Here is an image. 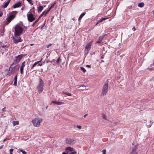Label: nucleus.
Returning a JSON list of instances; mask_svg holds the SVG:
<instances>
[{
	"mask_svg": "<svg viewBox=\"0 0 154 154\" xmlns=\"http://www.w3.org/2000/svg\"><path fill=\"white\" fill-rule=\"evenodd\" d=\"M103 38V36H101L98 39V40L96 42V43H100Z\"/></svg>",
	"mask_w": 154,
	"mask_h": 154,
	"instance_id": "a211bd4d",
	"label": "nucleus"
},
{
	"mask_svg": "<svg viewBox=\"0 0 154 154\" xmlns=\"http://www.w3.org/2000/svg\"><path fill=\"white\" fill-rule=\"evenodd\" d=\"M15 37H13V42L15 44H17L19 42H22L23 40L20 37H18L19 36H14Z\"/></svg>",
	"mask_w": 154,
	"mask_h": 154,
	"instance_id": "6e6552de",
	"label": "nucleus"
},
{
	"mask_svg": "<svg viewBox=\"0 0 154 154\" xmlns=\"http://www.w3.org/2000/svg\"><path fill=\"white\" fill-rule=\"evenodd\" d=\"M144 6V4L143 2L140 3L138 5V6L140 8H142Z\"/></svg>",
	"mask_w": 154,
	"mask_h": 154,
	"instance_id": "b1692460",
	"label": "nucleus"
},
{
	"mask_svg": "<svg viewBox=\"0 0 154 154\" xmlns=\"http://www.w3.org/2000/svg\"><path fill=\"white\" fill-rule=\"evenodd\" d=\"M49 12V11L48 10V11H45L43 12L41 14L42 15V16H45Z\"/></svg>",
	"mask_w": 154,
	"mask_h": 154,
	"instance_id": "5701e85b",
	"label": "nucleus"
},
{
	"mask_svg": "<svg viewBox=\"0 0 154 154\" xmlns=\"http://www.w3.org/2000/svg\"><path fill=\"white\" fill-rule=\"evenodd\" d=\"M102 116L103 118L104 119L106 120H107V119L105 114H104V113H102Z\"/></svg>",
	"mask_w": 154,
	"mask_h": 154,
	"instance_id": "393cba45",
	"label": "nucleus"
},
{
	"mask_svg": "<svg viewBox=\"0 0 154 154\" xmlns=\"http://www.w3.org/2000/svg\"><path fill=\"white\" fill-rule=\"evenodd\" d=\"M87 115H88V114H86L84 116V117L85 118L86 117V116Z\"/></svg>",
	"mask_w": 154,
	"mask_h": 154,
	"instance_id": "de8ad7c7",
	"label": "nucleus"
},
{
	"mask_svg": "<svg viewBox=\"0 0 154 154\" xmlns=\"http://www.w3.org/2000/svg\"><path fill=\"white\" fill-rule=\"evenodd\" d=\"M11 0H8V1L6 2H4L3 5H2V7L3 8H6L7 6L8 5Z\"/></svg>",
	"mask_w": 154,
	"mask_h": 154,
	"instance_id": "ddd939ff",
	"label": "nucleus"
},
{
	"mask_svg": "<svg viewBox=\"0 0 154 154\" xmlns=\"http://www.w3.org/2000/svg\"><path fill=\"white\" fill-rule=\"evenodd\" d=\"M47 107H48V106H47V107H46V109H47Z\"/></svg>",
	"mask_w": 154,
	"mask_h": 154,
	"instance_id": "052dcab7",
	"label": "nucleus"
},
{
	"mask_svg": "<svg viewBox=\"0 0 154 154\" xmlns=\"http://www.w3.org/2000/svg\"><path fill=\"white\" fill-rule=\"evenodd\" d=\"M103 58H104V56H103V55L101 56V58L103 59Z\"/></svg>",
	"mask_w": 154,
	"mask_h": 154,
	"instance_id": "8fccbe9b",
	"label": "nucleus"
},
{
	"mask_svg": "<svg viewBox=\"0 0 154 154\" xmlns=\"http://www.w3.org/2000/svg\"><path fill=\"white\" fill-rule=\"evenodd\" d=\"M54 4H52L51 5V6L49 8V9L48 10V11H50V10L52 8H54Z\"/></svg>",
	"mask_w": 154,
	"mask_h": 154,
	"instance_id": "7c9ffc66",
	"label": "nucleus"
},
{
	"mask_svg": "<svg viewBox=\"0 0 154 154\" xmlns=\"http://www.w3.org/2000/svg\"><path fill=\"white\" fill-rule=\"evenodd\" d=\"M92 42H90L86 46L85 50H86L87 52L90 50L92 44Z\"/></svg>",
	"mask_w": 154,
	"mask_h": 154,
	"instance_id": "f8f14e48",
	"label": "nucleus"
},
{
	"mask_svg": "<svg viewBox=\"0 0 154 154\" xmlns=\"http://www.w3.org/2000/svg\"><path fill=\"white\" fill-rule=\"evenodd\" d=\"M21 3L20 2H18L16 3L13 6L14 8L18 7L20 5Z\"/></svg>",
	"mask_w": 154,
	"mask_h": 154,
	"instance_id": "f3484780",
	"label": "nucleus"
},
{
	"mask_svg": "<svg viewBox=\"0 0 154 154\" xmlns=\"http://www.w3.org/2000/svg\"><path fill=\"white\" fill-rule=\"evenodd\" d=\"M106 150L103 149L102 151L103 154H106Z\"/></svg>",
	"mask_w": 154,
	"mask_h": 154,
	"instance_id": "4c0bfd02",
	"label": "nucleus"
},
{
	"mask_svg": "<svg viewBox=\"0 0 154 154\" xmlns=\"http://www.w3.org/2000/svg\"><path fill=\"white\" fill-rule=\"evenodd\" d=\"M42 121L43 119L41 118H35L32 120V122L35 127H38L40 125V123Z\"/></svg>",
	"mask_w": 154,
	"mask_h": 154,
	"instance_id": "39448f33",
	"label": "nucleus"
},
{
	"mask_svg": "<svg viewBox=\"0 0 154 154\" xmlns=\"http://www.w3.org/2000/svg\"><path fill=\"white\" fill-rule=\"evenodd\" d=\"M51 103H54L57 105H60L64 104L63 102H57L56 101H53L51 102Z\"/></svg>",
	"mask_w": 154,
	"mask_h": 154,
	"instance_id": "dca6fc26",
	"label": "nucleus"
},
{
	"mask_svg": "<svg viewBox=\"0 0 154 154\" xmlns=\"http://www.w3.org/2000/svg\"><path fill=\"white\" fill-rule=\"evenodd\" d=\"M84 87V88H85V86H84V85H82V86H80V87Z\"/></svg>",
	"mask_w": 154,
	"mask_h": 154,
	"instance_id": "09e8293b",
	"label": "nucleus"
},
{
	"mask_svg": "<svg viewBox=\"0 0 154 154\" xmlns=\"http://www.w3.org/2000/svg\"><path fill=\"white\" fill-rule=\"evenodd\" d=\"M152 13H153V15L154 16V10L152 11Z\"/></svg>",
	"mask_w": 154,
	"mask_h": 154,
	"instance_id": "603ef678",
	"label": "nucleus"
},
{
	"mask_svg": "<svg viewBox=\"0 0 154 154\" xmlns=\"http://www.w3.org/2000/svg\"><path fill=\"white\" fill-rule=\"evenodd\" d=\"M25 61H24L22 63V64L20 66L21 67H23L24 68V67L25 66Z\"/></svg>",
	"mask_w": 154,
	"mask_h": 154,
	"instance_id": "c756f323",
	"label": "nucleus"
},
{
	"mask_svg": "<svg viewBox=\"0 0 154 154\" xmlns=\"http://www.w3.org/2000/svg\"><path fill=\"white\" fill-rule=\"evenodd\" d=\"M70 154H76L77 152H73L69 153Z\"/></svg>",
	"mask_w": 154,
	"mask_h": 154,
	"instance_id": "a19ab883",
	"label": "nucleus"
},
{
	"mask_svg": "<svg viewBox=\"0 0 154 154\" xmlns=\"http://www.w3.org/2000/svg\"><path fill=\"white\" fill-rule=\"evenodd\" d=\"M42 16H43L41 14V15L39 16V17H38V19H40L41 18V17Z\"/></svg>",
	"mask_w": 154,
	"mask_h": 154,
	"instance_id": "c03bdc74",
	"label": "nucleus"
},
{
	"mask_svg": "<svg viewBox=\"0 0 154 154\" xmlns=\"http://www.w3.org/2000/svg\"><path fill=\"white\" fill-rule=\"evenodd\" d=\"M62 154H68L66 153V152H63L62 153Z\"/></svg>",
	"mask_w": 154,
	"mask_h": 154,
	"instance_id": "3c124183",
	"label": "nucleus"
},
{
	"mask_svg": "<svg viewBox=\"0 0 154 154\" xmlns=\"http://www.w3.org/2000/svg\"><path fill=\"white\" fill-rule=\"evenodd\" d=\"M17 74L15 75L14 78V82L13 84V85L16 86L17 85Z\"/></svg>",
	"mask_w": 154,
	"mask_h": 154,
	"instance_id": "2eb2a0df",
	"label": "nucleus"
},
{
	"mask_svg": "<svg viewBox=\"0 0 154 154\" xmlns=\"http://www.w3.org/2000/svg\"><path fill=\"white\" fill-rule=\"evenodd\" d=\"M85 14V12H83L80 15V17L79 18V20H80L84 16Z\"/></svg>",
	"mask_w": 154,
	"mask_h": 154,
	"instance_id": "4be33fe9",
	"label": "nucleus"
},
{
	"mask_svg": "<svg viewBox=\"0 0 154 154\" xmlns=\"http://www.w3.org/2000/svg\"><path fill=\"white\" fill-rule=\"evenodd\" d=\"M25 56V55L20 54L16 57L15 58V59L14 60V63L11 64V66H13L14 65H16L18 63L22 58Z\"/></svg>",
	"mask_w": 154,
	"mask_h": 154,
	"instance_id": "0eeeda50",
	"label": "nucleus"
},
{
	"mask_svg": "<svg viewBox=\"0 0 154 154\" xmlns=\"http://www.w3.org/2000/svg\"><path fill=\"white\" fill-rule=\"evenodd\" d=\"M11 66L9 67L7 75L10 76L11 74H14L16 73L19 69V67L17 65L14 67Z\"/></svg>",
	"mask_w": 154,
	"mask_h": 154,
	"instance_id": "f257e3e1",
	"label": "nucleus"
},
{
	"mask_svg": "<svg viewBox=\"0 0 154 154\" xmlns=\"http://www.w3.org/2000/svg\"><path fill=\"white\" fill-rule=\"evenodd\" d=\"M42 60V59L40 61H37L36 62H35L32 66L31 67V69H32L35 66L37 65L38 63L39 62H41V60Z\"/></svg>",
	"mask_w": 154,
	"mask_h": 154,
	"instance_id": "412c9836",
	"label": "nucleus"
},
{
	"mask_svg": "<svg viewBox=\"0 0 154 154\" xmlns=\"http://www.w3.org/2000/svg\"><path fill=\"white\" fill-rule=\"evenodd\" d=\"M76 141L70 138H67L66 139V143H68L69 144L71 145L72 143V144L75 143Z\"/></svg>",
	"mask_w": 154,
	"mask_h": 154,
	"instance_id": "9d476101",
	"label": "nucleus"
},
{
	"mask_svg": "<svg viewBox=\"0 0 154 154\" xmlns=\"http://www.w3.org/2000/svg\"><path fill=\"white\" fill-rule=\"evenodd\" d=\"M41 70H43V69H41Z\"/></svg>",
	"mask_w": 154,
	"mask_h": 154,
	"instance_id": "bf43d9fd",
	"label": "nucleus"
},
{
	"mask_svg": "<svg viewBox=\"0 0 154 154\" xmlns=\"http://www.w3.org/2000/svg\"><path fill=\"white\" fill-rule=\"evenodd\" d=\"M38 11V13L41 12L43 9V6H40L39 7H37Z\"/></svg>",
	"mask_w": 154,
	"mask_h": 154,
	"instance_id": "aec40b11",
	"label": "nucleus"
},
{
	"mask_svg": "<svg viewBox=\"0 0 154 154\" xmlns=\"http://www.w3.org/2000/svg\"><path fill=\"white\" fill-rule=\"evenodd\" d=\"M52 45V44H51V43H50V44H48L47 45H46V47L47 48H49V47L51 45Z\"/></svg>",
	"mask_w": 154,
	"mask_h": 154,
	"instance_id": "c9c22d12",
	"label": "nucleus"
},
{
	"mask_svg": "<svg viewBox=\"0 0 154 154\" xmlns=\"http://www.w3.org/2000/svg\"><path fill=\"white\" fill-rule=\"evenodd\" d=\"M65 94L69 96H71L72 95V94L71 93H69L66 92L65 93Z\"/></svg>",
	"mask_w": 154,
	"mask_h": 154,
	"instance_id": "e433bc0d",
	"label": "nucleus"
},
{
	"mask_svg": "<svg viewBox=\"0 0 154 154\" xmlns=\"http://www.w3.org/2000/svg\"><path fill=\"white\" fill-rule=\"evenodd\" d=\"M40 62H39L37 64V66H41L42 65V64H40Z\"/></svg>",
	"mask_w": 154,
	"mask_h": 154,
	"instance_id": "58836bf2",
	"label": "nucleus"
},
{
	"mask_svg": "<svg viewBox=\"0 0 154 154\" xmlns=\"http://www.w3.org/2000/svg\"><path fill=\"white\" fill-rule=\"evenodd\" d=\"M108 18V17H102L100 19V20H98L97 22V23H96V25H97L100 22H102L103 20H106Z\"/></svg>",
	"mask_w": 154,
	"mask_h": 154,
	"instance_id": "4468645a",
	"label": "nucleus"
},
{
	"mask_svg": "<svg viewBox=\"0 0 154 154\" xmlns=\"http://www.w3.org/2000/svg\"><path fill=\"white\" fill-rule=\"evenodd\" d=\"M137 147V146H135L134 147H132V149L130 154H138L136 151Z\"/></svg>",
	"mask_w": 154,
	"mask_h": 154,
	"instance_id": "9b49d317",
	"label": "nucleus"
},
{
	"mask_svg": "<svg viewBox=\"0 0 154 154\" xmlns=\"http://www.w3.org/2000/svg\"><path fill=\"white\" fill-rule=\"evenodd\" d=\"M109 83V80L107 79L103 86L102 91L101 93V96H104L106 94L107 92Z\"/></svg>",
	"mask_w": 154,
	"mask_h": 154,
	"instance_id": "f03ea898",
	"label": "nucleus"
},
{
	"mask_svg": "<svg viewBox=\"0 0 154 154\" xmlns=\"http://www.w3.org/2000/svg\"><path fill=\"white\" fill-rule=\"evenodd\" d=\"M60 62V58L59 57L57 59V64H59Z\"/></svg>",
	"mask_w": 154,
	"mask_h": 154,
	"instance_id": "c85d7f7f",
	"label": "nucleus"
},
{
	"mask_svg": "<svg viewBox=\"0 0 154 154\" xmlns=\"http://www.w3.org/2000/svg\"><path fill=\"white\" fill-rule=\"evenodd\" d=\"M39 84L37 87L38 91L40 93L43 91L44 87V82L41 78L39 80Z\"/></svg>",
	"mask_w": 154,
	"mask_h": 154,
	"instance_id": "423d86ee",
	"label": "nucleus"
},
{
	"mask_svg": "<svg viewBox=\"0 0 154 154\" xmlns=\"http://www.w3.org/2000/svg\"><path fill=\"white\" fill-rule=\"evenodd\" d=\"M33 8L34 9H34H35L34 7H33Z\"/></svg>",
	"mask_w": 154,
	"mask_h": 154,
	"instance_id": "13d9d810",
	"label": "nucleus"
},
{
	"mask_svg": "<svg viewBox=\"0 0 154 154\" xmlns=\"http://www.w3.org/2000/svg\"><path fill=\"white\" fill-rule=\"evenodd\" d=\"M17 13V11H13L11 13V14L6 19L7 22L8 23H10L15 17Z\"/></svg>",
	"mask_w": 154,
	"mask_h": 154,
	"instance_id": "20e7f679",
	"label": "nucleus"
},
{
	"mask_svg": "<svg viewBox=\"0 0 154 154\" xmlns=\"http://www.w3.org/2000/svg\"><path fill=\"white\" fill-rule=\"evenodd\" d=\"M29 4L33 5V3H32V0H26Z\"/></svg>",
	"mask_w": 154,
	"mask_h": 154,
	"instance_id": "473e14b6",
	"label": "nucleus"
},
{
	"mask_svg": "<svg viewBox=\"0 0 154 154\" xmlns=\"http://www.w3.org/2000/svg\"><path fill=\"white\" fill-rule=\"evenodd\" d=\"M86 66L88 67H90L91 66L90 65H86Z\"/></svg>",
	"mask_w": 154,
	"mask_h": 154,
	"instance_id": "49530a36",
	"label": "nucleus"
},
{
	"mask_svg": "<svg viewBox=\"0 0 154 154\" xmlns=\"http://www.w3.org/2000/svg\"><path fill=\"white\" fill-rule=\"evenodd\" d=\"M132 29L133 30V31H134L135 30V28L134 27V26L133 28Z\"/></svg>",
	"mask_w": 154,
	"mask_h": 154,
	"instance_id": "a18cd8bd",
	"label": "nucleus"
},
{
	"mask_svg": "<svg viewBox=\"0 0 154 154\" xmlns=\"http://www.w3.org/2000/svg\"><path fill=\"white\" fill-rule=\"evenodd\" d=\"M81 68V69L82 71L84 72H86V70H85V69L83 67H81L80 68Z\"/></svg>",
	"mask_w": 154,
	"mask_h": 154,
	"instance_id": "2f4dec72",
	"label": "nucleus"
},
{
	"mask_svg": "<svg viewBox=\"0 0 154 154\" xmlns=\"http://www.w3.org/2000/svg\"><path fill=\"white\" fill-rule=\"evenodd\" d=\"M18 124V122L17 121H13V124L14 126L17 125Z\"/></svg>",
	"mask_w": 154,
	"mask_h": 154,
	"instance_id": "bb28decb",
	"label": "nucleus"
},
{
	"mask_svg": "<svg viewBox=\"0 0 154 154\" xmlns=\"http://www.w3.org/2000/svg\"><path fill=\"white\" fill-rule=\"evenodd\" d=\"M77 127L79 129H81L82 128V127L81 126L79 125H77Z\"/></svg>",
	"mask_w": 154,
	"mask_h": 154,
	"instance_id": "79ce46f5",
	"label": "nucleus"
},
{
	"mask_svg": "<svg viewBox=\"0 0 154 154\" xmlns=\"http://www.w3.org/2000/svg\"><path fill=\"white\" fill-rule=\"evenodd\" d=\"M29 12L27 14V19L29 21L31 22L35 20V18L32 14H29Z\"/></svg>",
	"mask_w": 154,
	"mask_h": 154,
	"instance_id": "1a4fd4ad",
	"label": "nucleus"
},
{
	"mask_svg": "<svg viewBox=\"0 0 154 154\" xmlns=\"http://www.w3.org/2000/svg\"><path fill=\"white\" fill-rule=\"evenodd\" d=\"M14 36H20L22 34L23 29L19 25H16L15 27Z\"/></svg>",
	"mask_w": 154,
	"mask_h": 154,
	"instance_id": "7ed1b4c3",
	"label": "nucleus"
},
{
	"mask_svg": "<svg viewBox=\"0 0 154 154\" xmlns=\"http://www.w3.org/2000/svg\"><path fill=\"white\" fill-rule=\"evenodd\" d=\"M39 19H38V18L36 20H38H38H39Z\"/></svg>",
	"mask_w": 154,
	"mask_h": 154,
	"instance_id": "5fc2aeb1",
	"label": "nucleus"
},
{
	"mask_svg": "<svg viewBox=\"0 0 154 154\" xmlns=\"http://www.w3.org/2000/svg\"><path fill=\"white\" fill-rule=\"evenodd\" d=\"M65 150L66 151H68L70 152H72L74 150L73 149L70 147H66L65 148Z\"/></svg>",
	"mask_w": 154,
	"mask_h": 154,
	"instance_id": "6ab92c4d",
	"label": "nucleus"
},
{
	"mask_svg": "<svg viewBox=\"0 0 154 154\" xmlns=\"http://www.w3.org/2000/svg\"><path fill=\"white\" fill-rule=\"evenodd\" d=\"M13 149H11L10 150V154H13L12 152H13Z\"/></svg>",
	"mask_w": 154,
	"mask_h": 154,
	"instance_id": "f704fd0d",
	"label": "nucleus"
},
{
	"mask_svg": "<svg viewBox=\"0 0 154 154\" xmlns=\"http://www.w3.org/2000/svg\"><path fill=\"white\" fill-rule=\"evenodd\" d=\"M153 65H154V62H153Z\"/></svg>",
	"mask_w": 154,
	"mask_h": 154,
	"instance_id": "4d7b16f0",
	"label": "nucleus"
},
{
	"mask_svg": "<svg viewBox=\"0 0 154 154\" xmlns=\"http://www.w3.org/2000/svg\"><path fill=\"white\" fill-rule=\"evenodd\" d=\"M19 150L20 151L22 152L23 154H26V152L24 151L23 150L21 149H19Z\"/></svg>",
	"mask_w": 154,
	"mask_h": 154,
	"instance_id": "cd10ccee",
	"label": "nucleus"
},
{
	"mask_svg": "<svg viewBox=\"0 0 154 154\" xmlns=\"http://www.w3.org/2000/svg\"><path fill=\"white\" fill-rule=\"evenodd\" d=\"M33 45V44H31V45Z\"/></svg>",
	"mask_w": 154,
	"mask_h": 154,
	"instance_id": "6e6d98bb",
	"label": "nucleus"
},
{
	"mask_svg": "<svg viewBox=\"0 0 154 154\" xmlns=\"http://www.w3.org/2000/svg\"><path fill=\"white\" fill-rule=\"evenodd\" d=\"M38 22L37 20H36L35 22H33V23L32 24V26H35L36 23Z\"/></svg>",
	"mask_w": 154,
	"mask_h": 154,
	"instance_id": "72a5a7b5",
	"label": "nucleus"
},
{
	"mask_svg": "<svg viewBox=\"0 0 154 154\" xmlns=\"http://www.w3.org/2000/svg\"><path fill=\"white\" fill-rule=\"evenodd\" d=\"M3 13L2 11H0V17H2L3 15Z\"/></svg>",
	"mask_w": 154,
	"mask_h": 154,
	"instance_id": "ea45409f",
	"label": "nucleus"
},
{
	"mask_svg": "<svg viewBox=\"0 0 154 154\" xmlns=\"http://www.w3.org/2000/svg\"><path fill=\"white\" fill-rule=\"evenodd\" d=\"M6 107H5L4 108L2 109V110L3 111V112H4V111H6Z\"/></svg>",
	"mask_w": 154,
	"mask_h": 154,
	"instance_id": "37998d69",
	"label": "nucleus"
},
{
	"mask_svg": "<svg viewBox=\"0 0 154 154\" xmlns=\"http://www.w3.org/2000/svg\"><path fill=\"white\" fill-rule=\"evenodd\" d=\"M2 147V146H0V149H1Z\"/></svg>",
	"mask_w": 154,
	"mask_h": 154,
	"instance_id": "864d4df0",
	"label": "nucleus"
},
{
	"mask_svg": "<svg viewBox=\"0 0 154 154\" xmlns=\"http://www.w3.org/2000/svg\"><path fill=\"white\" fill-rule=\"evenodd\" d=\"M20 72L21 74H23V68L20 67Z\"/></svg>",
	"mask_w": 154,
	"mask_h": 154,
	"instance_id": "a878e982",
	"label": "nucleus"
}]
</instances>
